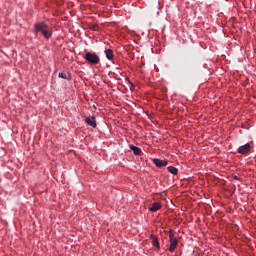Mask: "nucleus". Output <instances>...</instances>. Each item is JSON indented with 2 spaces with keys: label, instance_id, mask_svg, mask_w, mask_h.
Returning a JSON list of instances; mask_svg holds the SVG:
<instances>
[{
  "label": "nucleus",
  "instance_id": "1",
  "mask_svg": "<svg viewBox=\"0 0 256 256\" xmlns=\"http://www.w3.org/2000/svg\"><path fill=\"white\" fill-rule=\"evenodd\" d=\"M35 33H41L45 39H50L53 35L51 27H49L45 22H38L35 24Z\"/></svg>",
  "mask_w": 256,
  "mask_h": 256
},
{
  "label": "nucleus",
  "instance_id": "2",
  "mask_svg": "<svg viewBox=\"0 0 256 256\" xmlns=\"http://www.w3.org/2000/svg\"><path fill=\"white\" fill-rule=\"evenodd\" d=\"M84 59H86L88 63H91V65H98V63H100L101 61V58H99V55L92 52H87L84 56Z\"/></svg>",
  "mask_w": 256,
  "mask_h": 256
},
{
  "label": "nucleus",
  "instance_id": "3",
  "mask_svg": "<svg viewBox=\"0 0 256 256\" xmlns=\"http://www.w3.org/2000/svg\"><path fill=\"white\" fill-rule=\"evenodd\" d=\"M169 238H170L169 251H170V253H173L175 251V249H177V245L179 243V240L174 238L172 233L169 234Z\"/></svg>",
  "mask_w": 256,
  "mask_h": 256
},
{
  "label": "nucleus",
  "instance_id": "4",
  "mask_svg": "<svg viewBox=\"0 0 256 256\" xmlns=\"http://www.w3.org/2000/svg\"><path fill=\"white\" fill-rule=\"evenodd\" d=\"M251 152V144L246 143L243 146H240L238 148V153H240V155H247L248 153Z\"/></svg>",
  "mask_w": 256,
  "mask_h": 256
},
{
  "label": "nucleus",
  "instance_id": "5",
  "mask_svg": "<svg viewBox=\"0 0 256 256\" xmlns=\"http://www.w3.org/2000/svg\"><path fill=\"white\" fill-rule=\"evenodd\" d=\"M153 163L154 165H156V167H159V168L167 167V164H168L167 160H161L157 158L153 159Z\"/></svg>",
  "mask_w": 256,
  "mask_h": 256
},
{
  "label": "nucleus",
  "instance_id": "6",
  "mask_svg": "<svg viewBox=\"0 0 256 256\" xmlns=\"http://www.w3.org/2000/svg\"><path fill=\"white\" fill-rule=\"evenodd\" d=\"M85 123H87V125H90V127H93V129H95L97 127V122L95 121L94 116L87 117L85 119Z\"/></svg>",
  "mask_w": 256,
  "mask_h": 256
},
{
  "label": "nucleus",
  "instance_id": "7",
  "mask_svg": "<svg viewBox=\"0 0 256 256\" xmlns=\"http://www.w3.org/2000/svg\"><path fill=\"white\" fill-rule=\"evenodd\" d=\"M150 239L152 241L153 247H156L157 249H161V246L159 245V239L155 235H150Z\"/></svg>",
  "mask_w": 256,
  "mask_h": 256
},
{
  "label": "nucleus",
  "instance_id": "8",
  "mask_svg": "<svg viewBox=\"0 0 256 256\" xmlns=\"http://www.w3.org/2000/svg\"><path fill=\"white\" fill-rule=\"evenodd\" d=\"M131 151H133L134 155H142L143 151H141V148L135 146V145H130Z\"/></svg>",
  "mask_w": 256,
  "mask_h": 256
},
{
  "label": "nucleus",
  "instance_id": "9",
  "mask_svg": "<svg viewBox=\"0 0 256 256\" xmlns=\"http://www.w3.org/2000/svg\"><path fill=\"white\" fill-rule=\"evenodd\" d=\"M162 205L160 202H154L152 204V207L150 208V211H152V213H155L156 211H159V209H161Z\"/></svg>",
  "mask_w": 256,
  "mask_h": 256
},
{
  "label": "nucleus",
  "instance_id": "10",
  "mask_svg": "<svg viewBox=\"0 0 256 256\" xmlns=\"http://www.w3.org/2000/svg\"><path fill=\"white\" fill-rule=\"evenodd\" d=\"M58 77H60V79H66L67 81H71V75H69V73L59 72Z\"/></svg>",
  "mask_w": 256,
  "mask_h": 256
},
{
  "label": "nucleus",
  "instance_id": "11",
  "mask_svg": "<svg viewBox=\"0 0 256 256\" xmlns=\"http://www.w3.org/2000/svg\"><path fill=\"white\" fill-rule=\"evenodd\" d=\"M106 58L109 59V61H113V51L111 49L105 50Z\"/></svg>",
  "mask_w": 256,
  "mask_h": 256
},
{
  "label": "nucleus",
  "instance_id": "12",
  "mask_svg": "<svg viewBox=\"0 0 256 256\" xmlns=\"http://www.w3.org/2000/svg\"><path fill=\"white\" fill-rule=\"evenodd\" d=\"M167 171L169 173H171L172 175H177V173H179V170L176 167H173V166H169L167 168Z\"/></svg>",
  "mask_w": 256,
  "mask_h": 256
},
{
  "label": "nucleus",
  "instance_id": "13",
  "mask_svg": "<svg viewBox=\"0 0 256 256\" xmlns=\"http://www.w3.org/2000/svg\"><path fill=\"white\" fill-rule=\"evenodd\" d=\"M234 179H236V181H237V180H239V177H237V176H234Z\"/></svg>",
  "mask_w": 256,
  "mask_h": 256
}]
</instances>
